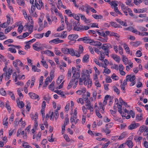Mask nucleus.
<instances>
[{"mask_svg": "<svg viewBox=\"0 0 148 148\" xmlns=\"http://www.w3.org/2000/svg\"><path fill=\"white\" fill-rule=\"evenodd\" d=\"M9 102L8 101H7L6 102V104H5V107L7 108L8 110H9L10 111L11 110V108L9 104Z\"/></svg>", "mask_w": 148, "mask_h": 148, "instance_id": "nucleus-38", "label": "nucleus"}, {"mask_svg": "<svg viewBox=\"0 0 148 148\" xmlns=\"http://www.w3.org/2000/svg\"><path fill=\"white\" fill-rule=\"evenodd\" d=\"M58 38H56V39L53 40L49 42V43L51 44H52V43H54L55 44L58 43Z\"/></svg>", "mask_w": 148, "mask_h": 148, "instance_id": "nucleus-40", "label": "nucleus"}, {"mask_svg": "<svg viewBox=\"0 0 148 148\" xmlns=\"http://www.w3.org/2000/svg\"><path fill=\"white\" fill-rule=\"evenodd\" d=\"M43 76H41L40 78V80L39 82V87L40 86L42 85L43 84Z\"/></svg>", "mask_w": 148, "mask_h": 148, "instance_id": "nucleus-55", "label": "nucleus"}, {"mask_svg": "<svg viewBox=\"0 0 148 148\" xmlns=\"http://www.w3.org/2000/svg\"><path fill=\"white\" fill-rule=\"evenodd\" d=\"M17 3L19 5H24L25 4L24 1L22 0H18Z\"/></svg>", "mask_w": 148, "mask_h": 148, "instance_id": "nucleus-52", "label": "nucleus"}, {"mask_svg": "<svg viewBox=\"0 0 148 148\" xmlns=\"http://www.w3.org/2000/svg\"><path fill=\"white\" fill-rule=\"evenodd\" d=\"M86 81H87L88 83V87H91L92 84V80L90 78V74L88 75V79H87Z\"/></svg>", "mask_w": 148, "mask_h": 148, "instance_id": "nucleus-10", "label": "nucleus"}, {"mask_svg": "<svg viewBox=\"0 0 148 148\" xmlns=\"http://www.w3.org/2000/svg\"><path fill=\"white\" fill-rule=\"evenodd\" d=\"M126 30H129L131 31L132 32L134 33H135L136 32H138V31L136 29H134V28L132 26H130L126 28Z\"/></svg>", "mask_w": 148, "mask_h": 148, "instance_id": "nucleus-17", "label": "nucleus"}, {"mask_svg": "<svg viewBox=\"0 0 148 148\" xmlns=\"http://www.w3.org/2000/svg\"><path fill=\"white\" fill-rule=\"evenodd\" d=\"M30 105V103L28 102L27 103L26 105L25 106L26 108L27 109V110L28 112L29 111L30 108H31Z\"/></svg>", "mask_w": 148, "mask_h": 148, "instance_id": "nucleus-54", "label": "nucleus"}, {"mask_svg": "<svg viewBox=\"0 0 148 148\" xmlns=\"http://www.w3.org/2000/svg\"><path fill=\"white\" fill-rule=\"evenodd\" d=\"M130 43L132 44L133 45L137 46L139 45L140 44V42L139 41H137L136 42H130Z\"/></svg>", "mask_w": 148, "mask_h": 148, "instance_id": "nucleus-46", "label": "nucleus"}, {"mask_svg": "<svg viewBox=\"0 0 148 148\" xmlns=\"http://www.w3.org/2000/svg\"><path fill=\"white\" fill-rule=\"evenodd\" d=\"M127 135V134L125 132H123L119 136L118 138V139L119 140L122 139Z\"/></svg>", "mask_w": 148, "mask_h": 148, "instance_id": "nucleus-26", "label": "nucleus"}, {"mask_svg": "<svg viewBox=\"0 0 148 148\" xmlns=\"http://www.w3.org/2000/svg\"><path fill=\"white\" fill-rule=\"evenodd\" d=\"M140 126L138 123H134L132 124L128 127V129L130 130H132Z\"/></svg>", "mask_w": 148, "mask_h": 148, "instance_id": "nucleus-4", "label": "nucleus"}, {"mask_svg": "<svg viewBox=\"0 0 148 148\" xmlns=\"http://www.w3.org/2000/svg\"><path fill=\"white\" fill-rule=\"evenodd\" d=\"M122 60L124 64L125 65H126L127 64V61L128 60L127 58L125 56H123Z\"/></svg>", "mask_w": 148, "mask_h": 148, "instance_id": "nucleus-58", "label": "nucleus"}, {"mask_svg": "<svg viewBox=\"0 0 148 148\" xmlns=\"http://www.w3.org/2000/svg\"><path fill=\"white\" fill-rule=\"evenodd\" d=\"M9 51H10L12 53H16V50L15 49H13L12 48H10L8 49Z\"/></svg>", "mask_w": 148, "mask_h": 148, "instance_id": "nucleus-64", "label": "nucleus"}, {"mask_svg": "<svg viewBox=\"0 0 148 148\" xmlns=\"http://www.w3.org/2000/svg\"><path fill=\"white\" fill-rule=\"evenodd\" d=\"M102 132H103L106 133V134H110V131L108 128H106V129H102Z\"/></svg>", "mask_w": 148, "mask_h": 148, "instance_id": "nucleus-51", "label": "nucleus"}, {"mask_svg": "<svg viewBox=\"0 0 148 148\" xmlns=\"http://www.w3.org/2000/svg\"><path fill=\"white\" fill-rule=\"evenodd\" d=\"M55 84V82L54 81H53L51 84L49 86L48 88L50 90H52L53 89L52 88L54 86Z\"/></svg>", "mask_w": 148, "mask_h": 148, "instance_id": "nucleus-49", "label": "nucleus"}, {"mask_svg": "<svg viewBox=\"0 0 148 148\" xmlns=\"http://www.w3.org/2000/svg\"><path fill=\"white\" fill-rule=\"evenodd\" d=\"M80 74L79 72H77L76 74V75H75V77H74V78H73V79H78L79 78L80 76Z\"/></svg>", "mask_w": 148, "mask_h": 148, "instance_id": "nucleus-62", "label": "nucleus"}, {"mask_svg": "<svg viewBox=\"0 0 148 148\" xmlns=\"http://www.w3.org/2000/svg\"><path fill=\"white\" fill-rule=\"evenodd\" d=\"M146 127V126L144 125L141 126L139 129V130L140 133H142L144 130L145 129Z\"/></svg>", "mask_w": 148, "mask_h": 148, "instance_id": "nucleus-35", "label": "nucleus"}, {"mask_svg": "<svg viewBox=\"0 0 148 148\" xmlns=\"http://www.w3.org/2000/svg\"><path fill=\"white\" fill-rule=\"evenodd\" d=\"M121 7L122 10L123 11H127V7H125L124 4H122L121 5Z\"/></svg>", "mask_w": 148, "mask_h": 148, "instance_id": "nucleus-56", "label": "nucleus"}, {"mask_svg": "<svg viewBox=\"0 0 148 148\" xmlns=\"http://www.w3.org/2000/svg\"><path fill=\"white\" fill-rule=\"evenodd\" d=\"M17 104L18 107L20 108H23L25 106L24 103L22 101H20L19 103L17 102Z\"/></svg>", "mask_w": 148, "mask_h": 148, "instance_id": "nucleus-24", "label": "nucleus"}, {"mask_svg": "<svg viewBox=\"0 0 148 148\" xmlns=\"http://www.w3.org/2000/svg\"><path fill=\"white\" fill-rule=\"evenodd\" d=\"M92 16L95 18L96 19L102 18L103 17V16L101 15L93 14L92 15Z\"/></svg>", "mask_w": 148, "mask_h": 148, "instance_id": "nucleus-20", "label": "nucleus"}, {"mask_svg": "<svg viewBox=\"0 0 148 148\" xmlns=\"http://www.w3.org/2000/svg\"><path fill=\"white\" fill-rule=\"evenodd\" d=\"M23 27L22 25H20L18 29V31L20 34L22 32V30L23 29Z\"/></svg>", "mask_w": 148, "mask_h": 148, "instance_id": "nucleus-33", "label": "nucleus"}, {"mask_svg": "<svg viewBox=\"0 0 148 148\" xmlns=\"http://www.w3.org/2000/svg\"><path fill=\"white\" fill-rule=\"evenodd\" d=\"M55 53L57 55H60L61 53L60 51L58 50L57 49H55L54 51Z\"/></svg>", "mask_w": 148, "mask_h": 148, "instance_id": "nucleus-60", "label": "nucleus"}, {"mask_svg": "<svg viewBox=\"0 0 148 148\" xmlns=\"http://www.w3.org/2000/svg\"><path fill=\"white\" fill-rule=\"evenodd\" d=\"M89 58V55L88 54H86L84 55L82 59L83 62H87V60Z\"/></svg>", "mask_w": 148, "mask_h": 148, "instance_id": "nucleus-25", "label": "nucleus"}, {"mask_svg": "<svg viewBox=\"0 0 148 148\" xmlns=\"http://www.w3.org/2000/svg\"><path fill=\"white\" fill-rule=\"evenodd\" d=\"M67 25V29L69 31H70L73 28V23H69L66 24Z\"/></svg>", "mask_w": 148, "mask_h": 148, "instance_id": "nucleus-23", "label": "nucleus"}, {"mask_svg": "<svg viewBox=\"0 0 148 148\" xmlns=\"http://www.w3.org/2000/svg\"><path fill=\"white\" fill-rule=\"evenodd\" d=\"M44 53L47 54V55L50 56H54L55 55L53 52L49 50L45 51H44Z\"/></svg>", "mask_w": 148, "mask_h": 148, "instance_id": "nucleus-9", "label": "nucleus"}, {"mask_svg": "<svg viewBox=\"0 0 148 148\" xmlns=\"http://www.w3.org/2000/svg\"><path fill=\"white\" fill-rule=\"evenodd\" d=\"M44 33L42 34H36L34 35V37L37 38H41L43 36Z\"/></svg>", "mask_w": 148, "mask_h": 148, "instance_id": "nucleus-22", "label": "nucleus"}, {"mask_svg": "<svg viewBox=\"0 0 148 148\" xmlns=\"http://www.w3.org/2000/svg\"><path fill=\"white\" fill-rule=\"evenodd\" d=\"M73 79H71L68 85L67 86V88L68 89H70L72 86L73 85Z\"/></svg>", "mask_w": 148, "mask_h": 148, "instance_id": "nucleus-43", "label": "nucleus"}, {"mask_svg": "<svg viewBox=\"0 0 148 148\" xmlns=\"http://www.w3.org/2000/svg\"><path fill=\"white\" fill-rule=\"evenodd\" d=\"M38 117V114L37 112H36L35 115L33 117H32V119H34L35 121H37V119Z\"/></svg>", "mask_w": 148, "mask_h": 148, "instance_id": "nucleus-41", "label": "nucleus"}, {"mask_svg": "<svg viewBox=\"0 0 148 148\" xmlns=\"http://www.w3.org/2000/svg\"><path fill=\"white\" fill-rule=\"evenodd\" d=\"M126 79L123 81V84L126 85L127 84V81L129 80L130 82H132L134 81L136 79L135 76L134 75L132 76L131 75H129L127 76Z\"/></svg>", "mask_w": 148, "mask_h": 148, "instance_id": "nucleus-2", "label": "nucleus"}, {"mask_svg": "<svg viewBox=\"0 0 148 148\" xmlns=\"http://www.w3.org/2000/svg\"><path fill=\"white\" fill-rule=\"evenodd\" d=\"M111 72V71L109 69H108L107 68L104 70L103 73H105L107 74H109Z\"/></svg>", "mask_w": 148, "mask_h": 148, "instance_id": "nucleus-47", "label": "nucleus"}, {"mask_svg": "<svg viewBox=\"0 0 148 148\" xmlns=\"http://www.w3.org/2000/svg\"><path fill=\"white\" fill-rule=\"evenodd\" d=\"M116 21L117 22L120 24L121 25H122L124 26H127V23L126 22H124L123 21H122L120 19L117 18L116 19Z\"/></svg>", "mask_w": 148, "mask_h": 148, "instance_id": "nucleus-11", "label": "nucleus"}, {"mask_svg": "<svg viewBox=\"0 0 148 148\" xmlns=\"http://www.w3.org/2000/svg\"><path fill=\"white\" fill-rule=\"evenodd\" d=\"M91 40L90 38L86 36L84 37V39H83V42L85 43L90 44V42L91 41Z\"/></svg>", "mask_w": 148, "mask_h": 148, "instance_id": "nucleus-14", "label": "nucleus"}, {"mask_svg": "<svg viewBox=\"0 0 148 148\" xmlns=\"http://www.w3.org/2000/svg\"><path fill=\"white\" fill-rule=\"evenodd\" d=\"M64 29V23L62 24V25L60 26L57 29V31L58 32Z\"/></svg>", "mask_w": 148, "mask_h": 148, "instance_id": "nucleus-27", "label": "nucleus"}, {"mask_svg": "<svg viewBox=\"0 0 148 148\" xmlns=\"http://www.w3.org/2000/svg\"><path fill=\"white\" fill-rule=\"evenodd\" d=\"M61 51L64 54H67L69 53V49L66 47H64L62 48Z\"/></svg>", "mask_w": 148, "mask_h": 148, "instance_id": "nucleus-13", "label": "nucleus"}, {"mask_svg": "<svg viewBox=\"0 0 148 148\" xmlns=\"http://www.w3.org/2000/svg\"><path fill=\"white\" fill-rule=\"evenodd\" d=\"M111 77L112 79H114L115 80H117L118 79V77L116 76V74L114 73H113L112 76H111Z\"/></svg>", "mask_w": 148, "mask_h": 148, "instance_id": "nucleus-59", "label": "nucleus"}, {"mask_svg": "<svg viewBox=\"0 0 148 148\" xmlns=\"http://www.w3.org/2000/svg\"><path fill=\"white\" fill-rule=\"evenodd\" d=\"M72 72L73 73V75L72 77V78L75 77V75L76 74V69L75 67H72Z\"/></svg>", "mask_w": 148, "mask_h": 148, "instance_id": "nucleus-31", "label": "nucleus"}, {"mask_svg": "<svg viewBox=\"0 0 148 148\" xmlns=\"http://www.w3.org/2000/svg\"><path fill=\"white\" fill-rule=\"evenodd\" d=\"M67 32L66 31H63L62 32L61 37L62 38H65L67 36Z\"/></svg>", "mask_w": 148, "mask_h": 148, "instance_id": "nucleus-21", "label": "nucleus"}, {"mask_svg": "<svg viewBox=\"0 0 148 148\" xmlns=\"http://www.w3.org/2000/svg\"><path fill=\"white\" fill-rule=\"evenodd\" d=\"M54 113L56 116H54V117H55V119H57L58 118L59 116L58 111V110H56L54 112Z\"/></svg>", "mask_w": 148, "mask_h": 148, "instance_id": "nucleus-53", "label": "nucleus"}, {"mask_svg": "<svg viewBox=\"0 0 148 148\" xmlns=\"http://www.w3.org/2000/svg\"><path fill=\"white\" fill-rule=\"evenodd\" d=\"M90 44L91 45L96 46H101L102 43L99 42L94 41L93 40H91V41L90 42Z\"/></svg>", "mask_w": 148, "mask_h": 148, "instance_id": "nucleus-6", "label": "nucleus"}, {"mask_svg": "<svg viewBox=\"0 0 148 148\" xmlns=\"http://www.w3.org/2000/svg\"><path fill=\"white\" fill-rule=\"evenodd\" d=\"M78 37V35L77 34H71L68 36V38L69 39L73 40L77 38Z\"/></svg>", "mask_w": 148, "mask_h": 148, "instance_id": "nucleus-7", "label": "nucleus"}, {"mask_svg": "<svg viewBox=\"0 0 148 148\" xmlns=\"http://www.w3.org/2000/svg\"><path fill=\"white\" fill-rule=\"evenodd\" d=\"M13 28L12 27H10L9 28V27H8L7 28H6L5 29V34H7L9 32H10L12 29H13Z\"/></svg>", "mask_w": 148, "mask_h": 148, "instance_id": "nucleus-32", "label": "nucleus"}, {"mask_svg": "<svg viewBox=\"0 0 148 148\" xmlns=\"http://www.w3.org/2000/svg\"><path fill=\"white\" fill-rule=\"evenodd\" d=\"M50 74L51 78V81H50V82H51L54 77V72H52V71H51L50 73Z\"/></svg>", "mask_w": 148, "mask_h": 148, "instance_id": "nucleus-45", "label": "nucleus"}, {"mask_svg": "<svg viewBox=\"0 0 148 148\" xmlns=\"http://www.w3.org/2000/svg\"><path fill=\"white\" fill-rule=\"evenodd\" d=\"M32 70L34 72H40L41 71L40 69H38L36 66L35 65H32Z\"/></svg>", "mask_w": 148, "mask_h": 148, "instance_id": "nucleus-18", "label": "nucleus"}, {"mask_svg": "<svg viewBox=\"0 0 148 148\" xmlns=\"http://www.w3.org/2000/svg\"><path fill=\"white\" fill-rule=\"evenodd\" d=\"M72 23H73V30L77 31H79L80 27V23L79 21H72L71 20Z\"/></svg>", "mask_w": 148, "mask_h": 148, "instance_id": "nucleus-1", "label": "nucleus"}, {"mask_svg": "<svg viewBox=\"0 0 148 148\" xmlns=\"http://www.w3.org/2000/svg\"><path fill=\"white\" fill-rule=\"evenodd\" d=\"M13 42V40L12 39H8L4 42V44L5 45H7L10 43H12Z\"/></svg>", "mask_w": 148, "mask_h": 148, "instance_id": "nucleus-37", "label": "nucleus"}, {"mask_svg": "<svg viewBox=\"0 0 148 148\" xmlns=\"http://www.w3.org/2000/svg\"><path fill=\"white\" fill-rule=\"evenodd\" d=\"M109 48H112V47L110 44H103L101 47L99 49L101 48L102 49L106 51H109Z\"/></svg>", "mask_w": 148, "mask_h": 148, "instance_id": "nucleus-3", "label": "nucleus"}, {"mask_svg": "<svg viewBox=\"0 0 148 148\" xmlns=\"http://www.w3.org/2000/svg\"><path fill=\"white\" fill-rule=\"evenodd\" d=\"M70 17H73L75 19L77 20V21H79L80 19L79 17L77 14L73 13L72 14H71L69 15Z\"/></svg>", "mask_w": 148, "mask_h": 148, "instance_id": "nucleus-15", "label": "nucleus"}, {"mask_svg": "<svg viewBox=\"0 0 148 148\" xmlns=\"http://www.w3.org/2000/svg\"><path fill=\"white\" fill-rule=\"evenodd\" d=\"M28 94L31 99H38L37 100H39V97L37 94L32 92L29 93Z\"/></svg>", "mask_w": 148, "mask_h": 148, "instance_id": "nucleus-5", "label": "nucleus"}, {"mask_svg": "<svg viewBox=\"0 0 148 148\" xmlns=\"http://www.w3.org/2000/svg\"><path fill=\"white\" fill-rule=\"evenodd\" d=\"M0 92L1 94L3 96H5L6 95V92L3 88L1 89L0 90Z\"/></svg>", "mask_w": 148, "mask_h": 148, "instance_id": "nucleus-28", "label": "nucleus"}, {"mask_svg": "<svg viewBox=\"0 0 148 148\" xmlns=\"http://www.w3.org/2000/svg\"><path fill=\"white\" fill-rule=\"evenodd\" d=\"M119 52L120 54H122L123 53V49L122 47L121 46H119Z\"/></svg>", "mask_w": 148, "mask_h": 148, "instance_id": "nucleus-61", "label": "nucleus"}, {"mask_svg": "<svg viewBox=\"0 0 148 148\" xmlns=\"http://www.w3.org/2000/svg\"><path fill=\"white\" fill-rule=\"evenodd\" d=\"M114 91L116 92L117 94H119L120 93V90L116 86L113 87Z\"/></svg>", "mask_w": 148, "mask_h": 148, "instance_id": "nucleus-36", "label": "nucleus"}, {"mask_svg": "<svg viewBox=\"0 0 148 148\" xmlns=\"http://www.w3.org/2000/svg\"><path fill=\"white\" fill-rule=\"evenodd\" d=\"M69 122V119L68 118L66 117L64 122V125H66L67 123Z\"/></svg>", "mask_w": 148, "mask_h": 148, "instance_id": "nucleus-63", "label": "nucleus"}, {"mask_svg": "<svg viewBox=\"0 0 148 148\" xmlns=\"http://www.w3.org/2000/svg\"><path fill=\"white\" fill-rule=\"evenodd\" d=\"M142 53L140 50H138L137 51L136 53V56L137 57H140L142 55Z\"/></svg>", "mask_w": 148, "mask_h": 148, "instance_id": "nucleus-34", "label": "nucleus"}, {"mask_svg": "<svg viewBox=\"0 0 148 148\" xmlns=\"http://www.w3.org/2000/svg\"><path fill=\"white\" fill-rule=\"evenodd\" d=\"M127 145L130 148H132L133 146V143L131 140H127L126 142Z\"/></svg>", "mask_w": 148, "mask_h": 148, "instance_id": "nucleus-19", "label": "nucleus"}, {"mask_svg": "<svg viewBox=\"0 0 148 148\" xmlns=\"http://www.w3.org/2000/svg\"><path fill=\"white\" fill-rule=\"evenodd\" d=\"M111 56L118 63H119L120 59L119 56H118L117 55L115 54H112L111 55Z\"/></svg>", "mask_w": 148, "mask_h": 148, "instance_id": "nucleus-8", "label": "nucleus"}, {"mask_svg": "<svg viewBox=\"0 0 148 148\" xmlns=\"http://www.w3.org/2000/svg\"><path fill=\"white\" fill-rule=\"evenodd\" d=\"M16 62H17V63L18 65L22 67L23 66V64L22 62L19 59H17L16 60Z\"/></svg>", "mask_w": 148, "mask_h": 148, "instance_id": "nucleus-57", "label": "nucleus"}, {"mask_svg": "<svg viewBox=\"0 0 148 148\" xmlns=\"http://www.w3.org/2000/svg\"><path fill=\"white\" fill-rule=\"evenodd\" d=\"M33 47L34 49L38 51H39V47H38L37 44L35 43L33 45Z\"/></svg>", "mask_w": 148, "mask_h": 148, "instance_id": "nucleus-44", "label": "nucleus"}, {"mask_svg": "<svg viewBox=\"0 0 148 148\" xmlns=\"http://www.w3.org/2000/svg\"><path fill=\"white\" fill-rule=\"evenodd\" d=\"M82 79H83L84 81L86 80L87 79H88V75L84 73L82 71V72L81 73V77Z\"/></svg>", "mask_w": 148, "mask_h": 148, "instance_id": "nucleus-16", "label": "nucleus"}, {"mask_svg": "<svg viewBox=\"0 0 148 148\" xmlns=\"http://www.w3.org/2000/svg\"><path fill=\"white\" fill-rule=\"evenodd\" d=\"M89 28L90 27L89 26L81 25H80L79 31L86 30L89 29Z\"/></svg>", "mask_w": 148, "mask_h": 148, "instance_id": "nucleus-12", "label": "nucleus"}, {"mask_svg": "<svg viewBox=\"0 0 148 148\" xmlns=\"http://www.w3.org/2000/svg\"><path fill=\"white\" fill-rule=\"evenodd\" d=\"M41 63H42L43 66L46 69L48 68V65L45 61H41Z\"/></svg>", "mask_w": 148, "mask_h": 148, "instance_id": "nucleus-42", "label": "nucleus"}, {"mask_svg": "<svg viewBox=\"0 0 148 148\" xmlns=\"http://www.w3.org/2000/svg\"><path fill=\"white\" fill-rule=\"evenodd\" d=\"M69 54H70L72 56H74L75 55V52L74 50L72 49H69Z\"/></svg>", "mask_w": 148, "mask_h": 148, "instance_id": "nucleus-50", "label": "nucleus"}, {"mask_svg": "<svg viewBox=\"0 0 148 148\" xmlns=\"http://www.w3.org/2000/svg\"><path fill=\"white\" fill-rule=\"evenodd\" d=\"M106 82L107 83H111L112 82V80L111 79L110 77V76H107L106 79Z\"/></svg>", "mask_w": 148, "mask_h": 148, "instance_id": "nucleus-48", "label": "nucleus"}, {"mask_svg": "<svg viewBox=\"0 0 148 148\" xmlns=\"http://www.w3.org/2000/svg\"><path fill=\"white\" fill-rule=\"evenodd\" d=\"M109 4L112 6H113L114 7H116L118 5V4L115 1H112L111 2H110Z\"/></svg>", "mask_w": 148, "mask_h": 148, "instance_id": "nucleus-30", "label": "nucleus"}, {"mask_svg": "<svg viewBox=\"0 0 148 148\" xmlns=\"http://www.w3.org/2000/svg\"><path fill=\"white\" fill-rule=\"evenodd\" d=\"M112 36L118 38H119L120 37L119 35L117 33L113 32H111V34H110V36Z\"/></svg>", "mask_w": 148, "mask_h": 148, "instance_id": "nucleus-29", "label": "nucleus"}, {"mask_svg": "<svg viewBox=\"0 0 148 148\" xmlns=\"http://www.w3.org/2000/svg\"><path fill=\"white\" fill-rule=\"evenodd\" d=\"M96 115L99 118H101L102 116L99 112V111L98 110H95Z\"/></svg>", "mask_w": 148, "mask_h": 148, "instance_id": "nucleus-39", "label": "nucleus"}]
</instances>
